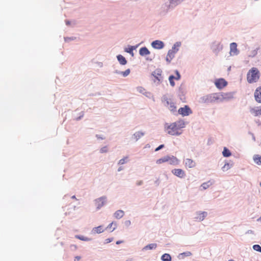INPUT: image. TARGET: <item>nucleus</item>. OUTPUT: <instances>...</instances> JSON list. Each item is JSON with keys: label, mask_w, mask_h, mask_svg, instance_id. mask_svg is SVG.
<instances>
[{"label": "nucleus", "mask_w": 261, "mask_h": 261, "mask_svg": "<svg viewBox=\"0 0 261 261\" xmlns=\"http://www.w3.org/2000/svg\"><path fill=\"white\" fill-rule=\"evenodd\" d=\"M232 98V95L229 93H212L205 96V102H222Z\"/></svg>", "instance_id": "f257e3e1"}, {"label": "nucleus", "mask_w": 261, "mask_h": 261, "mask_svg": "<svg viewBox=\"0 0 261 261\" xmlns=\"http://www.w3.org/2000/svg\"><path fill=\"white\" fill-rule=\"evenodd\" d=\"M185 127V123L182 121H177L171 123L166 128L167 133L170 135H179L182 133L181 128Z\"/></svg>", "instance_id": "f03ea898"}, {"label": "nucleus", "mask_w": 261, "mask_h": 261, "mask_svg": "<svg viewBox=\"0 0 261 261\" xmlns=\"http://www.w3.org/2000/svg\"><path fill=\"white\" fill-rule=\"evenodd\" d=\"M260 73L256 67H252L247 74V80L249 83H255L259 80Z\"/></svg>", "instance_id": "7ed1b4c3"}, {"label": "nucleus", "mask_w": 261, "mask_h": 261, "mask_svg": "<svg viewBox=\"0 0 261 261\" xmlns=\"http://www.w3.org/2000/svg\"><path fill=\"white\" fill-rule=\"evenodd\" d=\"M180 43L176 42L172 47V49L169 50L166 57V61L170 62L172 59L174 57L175 53L178 50V47L180 46Z\"/></svg>", "instance_id": "20e7f679"}, {"label": "nucleus", "mask_w": 261, "mask_h": 261, "mask_svg": "<svg viewBox=\"0 0 261 261\" xmlns=\"http://www.w3.org/2000/svg\"><path fill=\"white\" fill-rule=\"evenodd\" d=\"M163 101L165 103V105L168 108L170 111L175 112L176 111V107L175 103L171 98L164 97Z\"/></svg>", "instance_id": "39448f33"}, {"label": "nucleus", "mask_w": 261, "mask_h": 261, "mask_svg": "<svg viewBox=\"0 0 261 261\" xmlns=\"http://www.w3.org/2000/svg\"><path fill=\"white\" fill-rule=\"evenodd\" d=\"M178 112L183 116H188L192 113L191 109L188 106H185L184 107L179 108L178 110Z\"/></svg>", "instance_id": "423d86ee"}, {"label": "nucleus", "mask_w": 261, "mask_h": 261, "mask_svg": "<svg viewBox=\"0 0 261 261\" xmlns=\"http://www.w3.org/2000/svg\"><path fill=\"white\" fill-rule=\"evenodd\" d=\"M106 197L105 196H103L100 197L99 198L96 199L95 200V204L97 207V210L100 209L102 206L104 205L106 203Z\"/></svg>", "instance_id": "0eeeda50"}, {"label": "nucleus", "mask_w": 261, "mask_h": 261, "mask_svg": "<svg viewBox=\"0 0 261 261\" xmlns=\"http://www.w3.org/2000/svg\"><path fill=\"white\" fill-rule=\"evenodd\" d=\"M152 75L156 79L154 82H157L158 84L160 83V81L162 80V71L160 69H157L152 72Z\"/></svg>", "instance_id": "6e6552de"}, {"label": "nucleus", "mask_w": 261, "mask_h": 261, "mask_svg": "<svg viewBox=\"0 0 261 261\" xmlns=\"http://www.w3.org/2000/svg\"><path fill=\"white\" fill-rule=\"evenodd\" d=\"M227 82L223 79L216 80L215 84L218 89H222L227 85Z\"/></svg>", "instance_id": "1a4fd4ad"}, {"label": "nucleus", "mask_w": 261, "mask_h": 261, "mask_svg": "<svg viewBox=\"0 0 261 261\" xmlns=\"http://www.w3.org/2000/svg\"><path fill=\"white\" fill-rule=\"evenodd\" d=\"M172 173L175 176L183 178L185 176V172L181 169H175L172 170Z\"/></svg>", "instance_id": "9d476101"}, {"label": "nucleus", "mask_w": 261, "mask_h": 261, "mask_svg": "<svg viewBox=\"0 0 261 261\" xmlns=\"http://www.w3.org/2000/svg\"><path fill=\"white\" fill-rule=\"evenodd\" d=\"M254 97L257 102L261 103V86L256 89L254 92Z\"/></svg>", "instance_id": "9b49d317"}, {"label": "nucleus", "mask_w": 261, "mask_h": 261, "mask_svg": "<svg viewBox=\"0 0 261 261\" xmlns=\"http://www.w3.org/2000/svg\"><path fill=\"white\" fill-rule=\"evenodd\" d=\"M151 45L154 48L160 49L164 47V44L161 41L155 40L152 42Z\"/></svg>", "instance_id": "f8f14e48"}, {"label": "nucleus", "mask_w": 261, "mask_h": 261, "mask_svg": "<svg viewBox=\"0 0 261 261\" xmlns=\"http://www.w3.org/2000/svg\"><path fill=\"white\" fill-rule=\"evenodd\" d=\"M250 112L255 116L261 115V106L252 108Z\"/></svg>", "instance_id": "ddd939ff"}, {"label": "nucleus", "mask_w": 261, "mask_h": 261, "mask_svg": "<svg viewBox=\"0 0 261 261\" xmlns=\"http://www.w3.org/2000/svg\"><path fill=\"white\" fill-rule=\"evenodd\" d=\"M168 162L171 165H177L179 164V160L175 156H168Z\"/></svg>", "instance_id": "4468645a"}, {"label": "nucleus", "mask_w": 261, "mask_h": 261, "mask_svg": "<svg viewBox=\"0 0 261 261\" xmlns=\"http://www.w3.org/2000/svg\"><path fill=\"white\" fill-rule=\"evenodd\" d=\"M176 76H174L173 75H170L169 77V82H170V85L173 87L175 85V83L173 81V80L174 79H176V80H179L180 79V74L179 73V72L176 71Z\"/></svg>", "instance_id": "2eb2a0df"}, {"label": "nucleus", "mask_w": 261, "mask_h": 261, "mask_svg": "<svg viewBox=\"0 0 261 261\" xmlns=\"http://www.w3.org/2000/svg\"><path fill=\"white\" fill-rule=\"evenodd\" d=\"M196 164L194 161L190 159H187L185 160V166L189 168H193L195 166Z\"/></svg>", "instance_id": "dca6fc26"}, {"label": "nucleus", "mask_w": 261, "mask_h": 261, "mask_svg": "<svg viewBox=\"0 0 261 261\" xmlns=\"http://www.w3.org/2000/svg\"><path fill=\"white\" fill-rule=\"evenodd\" d=\"M230 53L233 55L237 54V44L236 43H231L230 45Z\"/></svg>", "instance_id": "f3484780"}, {"label": "nucleus", "mask_w": 261, "mask_h": 261, "mask_svg": "<svg viewBox=\"0 0 261 261\" xmlns=\"http://www.w3.org/2000/svg\"><path fill=\"white\" fill-rule=\"evenodd\" d=\"M139 54L141 56H144L149 55L150 51L146 47H143L140 49Z\"/></svg>", "instance_id": "a211bd4d"}, {"label": "nucleus", "mask_w": 261, "mask_h": 261, "mask_svg": "<svg viewBox=\"0 0 261 261\" xmlns=\"http://www.w3.org/2000/svg\"><path fill=\"white\" fill-rule=\"evenodd\" d=\"M124 213L122 210H118L114 214V216L116 219H119L123 217Z\"/></svg>", "instance_id": "6ab92c4d"}, {"label": "nucleus", "mask_w": 261, "mask_h": 261, "mask_svg": "<svg viewBox=\"0 0 261 261\" xmlns=\"http://www.w3.org/2000/svg\"><path fill=\"white\" fill-rule=\"evenodd\" d=\"M157 245L155 243L150 244L149 245H146L143 248V250H151L154 249L156 248Z\"/></svg>", "instance_id": "aec40b11"}, {"label": "nucleus", "mask_w": 261, "mask_h": 261, "mask_svg": "<svg viewBox=\"0 0 261 261\" xmlns=\"http://www.w3.org/2000/svg\"><path fill=\"white\" fill-rule=\"evenodd\" d=\"M254 162L257 165H261V156L258 154H256L253 158Z\"/></svg>", "instance_id": "412c9836"}, {"label": "nucleus", "mask_w": 261, "mask_h": 261, "mask_svg": "<svg viewBox=\"0 0 261 261\" xmlns=\"http://www.w3.org/2000/svg\"><path fill=\"white\" fill-rule=\"evenodd\" d=\"M206 215H207V213L205 212H199L198 214V216L196 218L197 219H199V220H200V221H202L204 219V218L206 216Z\"/></svg>", "instance_id": "4be33fe9"}, {"label": "nucleus", "mask_w": 261, "mask_h": 261, "mask_svg": "<svg viewBox=\"0 0 261 261\" xmlns=\"http://www.w3.org/2000/svg\"><path fill=\"white\" fill-rule=\"evenodd\" d=\"M117 59L119 61V63L122 65H125L127 63L125 58L122 55H118L117 56Z\"/></svg>", "instance_id": "5701e85b"}, {"label": "nucleus", "mask_w": 261, "mask_h": 261, "mask_svg": "<svg viewBox=\"0 0 261 261\" xmlns=\"http://www.w3.org/2000/svg\"><path fill=\"white\" fill-rule=\"evenodd\" d=\"M213 184V181L210 180L207 182L203 183L201 185V187L203 189L205 190L207 188H208L210 186L212 185Z\"/></svg>", "instance_id": "b1692460"}, {"label": "nucleus", "mask_w": 261, "mask_h": 261, "mask_svg": "<svg viewBox=\"0 0 261 261\" xmlns=\"http://www.w3.org/2000/svg\"><path fill=\"white\" fill-rule=\"evenodd\" d=\"M161 259L163 261H171V257L169 254L165 253L162 256Z\"/></svg>", "instance_id": "393cba45"}, {"label": "nucleus", "mask_w": 261, "mask_h": 261, "mask_svg": "<svg viewBox=\"0 0 261 261\" xmlns=\"http://www.w3.org/2000/svg\"><path fill=\"white\" fill-rule=\"evenodd\" d=\"M222 154L225 157H229L231 155L230 151L226 147L224 148Z\"/></svg>", "instance_id": "a878e982"}, {"label": "nucleus", "mask_w": 261, "mask_h": 261, "mask_svg": "<svg viewBox=\"0 0 261 261\" xmlns=\"http://www.w3.org/2000/svg\"><path fill=\"white\" fill-rule=\"evenodd\" d=\"M75 238L84 241H89L91 240L90 238L84 237L83 236L76 235Z\"/></svg>", "instance_id": "bb28decb"}, {"label": "nucleus", "mask_w": 261, "mask_h": 261, "mask_svg": "<svg viewBox=\"0 0 261 261\" xmlns=\"http://www.w3.org/2000/svg\"><path fill=\"white\" fill-rule=\"evenodd\" d=\"M168 162V156L160 159L156 161V164H161L162 163Z\"/></svg>", "instance_id": "cd10ccee"}, {"label": "nucleus", "mask_w": 261, "mask_h": 261, "mask_svg": "<svg viewBox=\"0 0 261 261\" xmlns=\"http://www.w3.org/2000/svg\"><path fill=\"white\" fill-rule=\"evenodd\" d=\"M93 230L96 232V233H100L101 232H102L103 231V227L102 226H99L97 227H95L94 229H93Z\"/></svg>", "instance_id": "c85d7f7f"}, {"label": "nucleus", "mask_w": 261, "mask_h": 261, "mask_svg": "<svg viewBox=\"0 0 261 261\" xmlns=\"http://www.w3.org/2000/svg\"><path fill=\"white\" fill-rule=\"evenodd\" d=\"M144 135V133L141 132H136L134 134V136L135 137L136 140L142 137Z\"/></svg>", "instance_id": "c756f323"}, {"label": "nucleus", "mask_w": 261, "mask_h": 261, "mask_svg": "<svg viewBox=\"0 0 261 261\" xmlns=\"http://www.w3.org/2000/svg\"><path fill=\"white\" fill-rule=\"evenodd\" d=\"M254 250L261 252V247L259 245H254L253 246Z\"/></svg>", "instance_id": "7c9ffc66"}, {"label": "nucleus", "mask_w": 261, "mask_h": 261, "mask_svg": "<svg viewBox=\"0 0 261 261\" xmlns=\"http://www.w3.org/2000/svg\"><path fill=\"white\" fill-rule=\"evenodd\" d=\"M127 157L124 158L119 161V164L122 165L126 162Z\"/></svg>", "instance_id": "2f4dec72"}, {"label": "nucleus", "mask_w": 261, "mask_h": 261, "mask_svg": "<svg viewBox=\"0 0 261 261\" xmlns=\"http://www.w3.org/2000/svg\"><path fill=\"white\" fill-rule=\"evenodd\" d=\"M108 150V149L107 146H104L100 149V151L101 153H105L107 152Z\"/></svg>", "instance_id": "473e14b6"}, {"label": "nucleus", "mask_w": 261, "mask_h": 261, "mask_svg": "<svg viewBox=\"0 0 261 261\" xmlns=\"http://www.w3.org/2000/svg\"><path fill=\"white\" fill-rule=\"evenodd\" d=\"M130 73V70L129 69L126 70L125 71L122 72V74L123 75V76H126L128 75Z\"/></svg>", "instance_id": "72a5a7b5"}, {"label": "nucleus", "mask_w": 261, "mask_h": 261, "mask_svg": "<svg viewBox=\"0 0 261 261\" xmlns=\"http://www.w3.org/2000/svg\"><path fill=\"white\" fill-rule=\"evenodd\" d=\"M164 147V145L163 144H162L161 145H160L159 147H158L155 149V151H157L159 150H160L161 149L163 148V147Z\"/></svg>", "instance_id": "f704fd0d"}, {"label": "nucleus", "mask_w": 261, "mask_h": 261, "mask_svg": "<svg viewBox=\"0 0 261 261\" xmlns=\"http://www.w3.org/2000/svg\"><path fill=\"white\" fill-rule=\"evenodd\" d=\"M81 259L80 256H76L74 257V261H79Z\"/></svg>", "instance_id": "c9c22d12"}, {"label": "nucleus", "mask_w": 261, "mask_h": 261, "mask_svg": "<svg viewBox=\"0 0 261 261\" xmlns=\"http://www.w3.org/2000/svg\"><path fill=\"white\" fill-rule=\"evenodd\" d=\"M113 240V239H107L106 240V242L107 243H110L111 242H112Z\"/></svg>", "instance_id": "e433bc0d"}, {"label": "nucleus", "mask_w": 261, "mask_h": 261, "mask_svg": "<svg viewBox=\"0 0 261 261\" xmlns=\"http://www.w3.org/2000/svg\"><path fill=\"white\" fill-rule=\"evenodd\" d=\"M113 225V222H112L111 223H110L108 225V228H111V227H112Z\"/></svg>", "instance_id": "4c0bfd02"}, {"label": "nucleus", "mask_w": 261, "mask_h": 261, "mask_svg": "<svg viewBox=\"0 0 261 261\" xmlns=\"http://www.w3.org/2000/svg\"><path fill=\"white\" fill-rule=\"evenodd\" d=\"M123 242V241H117L116 242V244L119 245V244H121V243H122Z\"/></svg>", "instance_id": "58836bf2"}, {"label": "nucleus", "mask_w": 261, "mask_h": 261, "mask_svg": "<svg viewBox=\"0 0 261 261\" xmlns=\"http://www.w3.org/2000/svg\"><path fill=\"white\" fill-rule=\"evenodd\" d=\"M142 183H143L142 181H138V182H137V185H142Z\"/></svg>", "instance_id": "ea45409f"}, {"label": "nucleus", "mask_w": 261, "mask_h": 261, "mask_svg": "<svg viewBox=\"0 0 261 261\" xmlns=\"http://www.w3.org/2000/svg\"><path fill=\"white\" fill-rule=\"evenodd\" d=\"M72 246L74 247V248L75 249H76L77 248V246H76V245H72Z\"/></svg>", "instance_id": "a19ab883"}, {"label": "nucleus", "mask_w": 261, "mask_h": 261, "mask_svg": "<svg viewBox=\"0 0 261 261\" xmlns=\"http://www.w3.org/2000/svg\"><path fill=\"white\" fill-rule=\"evenodd\" d=\"M226 166H228L229 164H225V165L224 166L223 168H224Z\"/></svg>", "instance_id": "79ce46f5"}, {"label": "nucleus", "mask_w": 261, "mask_h": 261, "mask_svg": "<svg viewBox=\"0 0 261 261\" xmlns=\"http://www.w3.org/2000/svg\"><path fill=\"white\" fill-rule=\"evenodd\" d=\"M116 228V227H114L113 228L112 230V231H113V230H114Z\"/></svg>", "instance_id": "37998d69"}, {"label": "nucleus", "mask_w": 261, "mask_h": 261, "mask_svg": "<svg viewBox=\"0 0 261 261\" xmlns=\"http://www.w3.org/2000/svg\"><path fill=\"white\" fill-rule=\"evenodd\" d=\"M173 2V0H171L170 1V4L171 5L172 4V3Z\"/></svg>", "instance_id": "c03bdc74"}, {"label": "nucleus", "mask_w": 261, "mask_h": 261, "mask_svg": "<svg viewBox=\"0 0 261 261\" xmlns=\"http://www.w3.org/2000/svg\"><path fill=\"white\" fill-rule=\"evenodd\" d=\"M132 51V49H129V50L127 51L128 53H130Z\"/></svg>", "instance_id": "a18cd8bd"}, {"label": "nucleus", "mask_w": 261, "mask_h": 261, "mask_svg": "<svg viewBox=\"0 0 261 261\" xmlns=\"http://www.w3.org/2000/svg\"><path fill=\"white\" fill-rule=\"evenodd\" d=\"M72 198H75V196H73L72 197Z\"/></svg>", "instance_id": "49530a36"}, {"label": "nucleus", "mask_w": 261, "mask_h": 261, "mask_svg": "<svg viewBox=\"0 0 261 261\" xmlns=\"http://www.w3.org/2000/svg\"><path fill=\"white\" fill-rule=\"evenodd\" d=\"M121 170V168H119L118 169V171H120Z\"/></svg>", "instance_id": "de8ad7c7"}, {"label": "nucleus", "mask_w": 261, "mask_h": 261, "mask_svg": "<svg viewBox=\"0 0 261 261\" xmlns=\"http://www.w3.org/2000/svg\"><path fill=\"white\" fill-rule=\"evenodd\" d=\"M228 261H234V260L233 259H229V260H228Z\"/></svg>", "instance_id": "09e8293b"}, {"label": "nucleus", "mask_w": 261, "mask_h": 261, "mask_svg": "<svg viewBox=\"0 0 261 261\" xmlns=\"http://www.w3.org/2000/svg\"><path fill=\"white\" fill-rule=\"evenodd\" d=\"M126 261H132V259L127 260Z\"/></svg>", "instance_id": "8fccbe9b"}, {"label": "nucleus", "mask_w": 261, "mask_h": 261, "mask_svg": "<svg viewBox=\"0 0 261 261\" xmlns=\"http://www.w3.org/2000/svg\"><path fill=\"white\" fill-rule=\"evenodd\" d=\"M259 185H260V187H261V182H260Z\"/></svg>", "instance_id": "3c124183"}]
</instances>
